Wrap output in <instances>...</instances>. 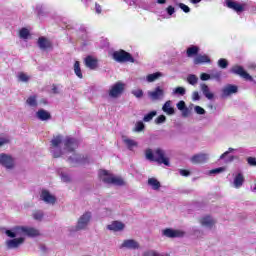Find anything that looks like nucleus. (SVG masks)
<instances>
[{
  "mask_svg": "<svg viewBox=\"0 0 256 256\" xmlns=\"http://www.w3.org/2000/svg\"><path fill=\"white\" fill-rule=\"evenodd\" d=\"M121 248L123 249H139V242L133 240V239H128L124 240Z\"/></svg>",
  "mask_w": 256,
  "mask_h": 256,
  "instance_id": "19",
  "label": "nucleus"
},
{
  "mask_svg": "<svg viewBox=\"0 0 256 256\" xmlns=\"http://www.w3.org/2000/svg\"><path fill=\"white\" fill-rule=\"evenodd\" d=\"M145 157L148 161H155L159 165H166V167L171 165L169 158L165 156V150L161 148H156L154 150L151 148L146 149Z\"/></svg>",
  "mask_w": 256,
  "mask_h": 256,
  "instance_id": "3",
  "label": "nucleus"
},
{
  "mask_svg": "<svg viewBox=\"0 0 256 256\" xmlns=\"http://www.w3.org/2000/svg\"><path fill=\"white\" fill-rule=\"evenodd\" d=\"M29 79H31V77L23 72L18 74V81H21L22 83H27Z\"/></svg>",
  "mask_w": 256,
  "mask_h": 256,
  "instance_id": "41",
  "label": "nucleus"
},
{
  "mask_svg": "<svg viewBox=\"0 0 256 256\" xmlns=\"http://www.w3.org/2000/svg\"><path fill=\"white\" fill-rule=\"evenodd\" d=\"M218 66L221 69H227V67H229V62L227 61V59L221 58L218 60Z\"/></svg>",
  "mask_w": 256,
  "mask_h": 256,
  "instance_id": "42",
  "label": "nucleus"
},
{
  "mask_svg": "<svg viewBox=\"0 0 256 256\" xmlns=\"http://www.w3.org/2000/svg\"><path fill=\"white\" fill-rule=\"evenodd\" d=\"M161 77H164V74L162 72L148 74L146 76V81L147 83H155V81L161 79Z\"/></svg>",
  "mask_w": 256,
  "mask_h": 256,
  "instance_id": "27",
  "label": "nucleus"
},
{
  "mask_svg": "<svg viewBox=\"0 0 256 256\" xmlns=\"http://www.w3.org/2000/svg\"><path fill=\"white\" fill-rule=\"evenodd\" d=\"M191 163L194 165H199L201 163H207L209 161V154L208 153H199L190 158Z\"/></svg>",
  "mask_w": 256,
  "mask_h": 256,
  "instance_id": "13",
  "label": "nucleus"
},
{
  "mask_svg": "<svg viewBox=\"0 0 256 256\" xmlns=\"http://www.w3.org/2000/svg\"><path fill=\"white\" fill-rule=\"evenodd\" d=\"M52 93H54V95H59V88L57 86L53 85Z\"/></svg>",
  "mask_w": 256,
  "mask_h": 256,
  "instance_id": "60",
  "label": "nucleus"
},
{
  "mask_svg": "<svg viewBox=\"0 0 256 256\" xmlns=\"http://www.w3.org/2000/svg\"><path fill=\"white\" fill-rule=\"evenodd\" d=\"M32 217L35 221H43V217H45V213L43 210H36L33 212Z\"/></svg>",
  "mask_w": 256,
  "mask_h": 256,
  "instance_id": "31",
  "label": "nucleus"
},
{
  "mask_svg": "<svg viewBox=\"0 0 256 256\" xmlns=\"http://www.w3.org/2000/svg\"><path fill=\"white\" fill-rule=\"evenodd\" d=\"M178 7H180L182 9V11H184V13L191 12V8H189V6L185 5L184 3H179Z\"/></svg>",
  "mask_w": 256,
  "mask_h": 256,
  "instance_id": "50",
  "label": "nucleus"
},
{
  "mask_svg": "<svg viewBox=\"0 0 256 256\" xmlns=\"http://www.w3.org/2000/svg\"><path fill=\"white\" fill-rule=\"evenodd\" d=\"M59 176L62 183H71V175L67 172H59Z\"/></svg>",
  "mask_w": 256,
  "mask_h": 256,
  "instance_id": "33",
  "label": "nucleus"
},
{
  "mask_svg": "<svg viewBox=\"0 0 256 256\" xmlns=\"http://www.w3.org/2000/svg\"><path fill=\"white\" fill-rule=\"evenodd\" d=\"M162 235L168 237L169 239H175L177 237H185V232L182 230H173L171 228H166L163 230Z\"/></svg>",
  "mask_w": 256,
  "mask_h": 256,
  "instance_id": "11",
  "label": "nucleus"
},
{
  "mask_svg": "<svg viewBox=\"0 0 256 256\" xmlns=\"http://www.w3.org/2000/svg\"><path fill=\"white\" fill-rule=\"evenodd\" d=\"M148 185L153 189V191H159V189H161V182L156 178H149Z\"/></svg>",
  "mask_w": 256,
  "mask_h": 256,
  "instance_id": "29",
  "label": "nucleus"
},
{
  "mask_svg": "<svg viewBox=\"0 0 256 256\" xmlns=\"http://www.w3.org/2000/svg\"><path fill=\"white\" fill-rule=\"evenodd\" d=\"M216 223L217 222L215 221V219H213L211 216H206L200 219V224L202 225V227H206V229H213V226Z\"/></svg>",
  "mask_w": 256,
  "mask_h": 256,
  "instance_id": "17",
  "label": "nucleus"
},
{
  "mask_svg": "<svg viewBox=\"0 0 256 256\" xmlns=\"http://www.w3.org/2000/svg\"><path fill=\"white\" fill-rule=\"evenodd\" d=\"M239 91V88L236 85L233 84H227L222 88V94L221 97L223 99L230 97V95H235Z\"/></svg>",
  "mask_w": 256,
  "mask_h": 256,
  "instance_id": "12",
  "label": "nucleus"
},
{
  "mask_svg": "<svg viewBox=\"0 0 256 256\" xmlns=\"http://www.w3.org/2000/svg\"><path fill=\"white\" fill-rule=\"evenodd\" d=\"M40 199L44 201V203H46L47 205H55V203H57V198L48 190L41 191Z\"/></svg>",
  "mask_w": 256,
  "mask_h": 256,
  "instance_id": "10",
  "label": "nucleus"
},
{
  "mask_svg": "<svg viewBox=\"0 0 256 256\" xmlns=\"http://www.w3.org/2000/svg\"><path fill=\"white\" fill-rule=\"evenodd\" d=\"M211 79H214L218 83L221 82V71L213 70L210 74Z\"/></svg>",
  "mask_w": 256,
  "mask_h": 256,
  "instance_id": "37",
  "label": "nucleus"
},
{
  "mask_svg": "<svg viewBox=\"0 0 256 256\" xmlns=\"http://www.w3.org/2000/svg\"><path fill=\"white\" fill-rule=\"evenodd\" d=\"M157 116V111H151L148 114H146L143 118L144 123H149V121H153V117Z\"/></svg>",
  "mask_w": 256,
  "mask_h": 256,
  "instance_id": "36",
  "label": "nucleus"
},
{
  "mask_svg": "<svg viewBox=\"0 0 256 256\" xmlns=\"http://www.w3.org/2000/svg\"><path fill=\"white\" fill-rule=\"evenodd\" d=\"M203 63H211V58L205 54H199L194 58V65H201Z\"/></svg>",
  "mask_w": 256,
  "mask_h": 256,
  "instance_id": "25",
  "label": "nucleus"
},
{
  "mask_svg": "<svg viewBox=\"0 0 256 256\" xmlns=\"http://www.w3.org/2000/svg\"><path fill=\"white\" fill-rule=\"evenodd\" d=\"M144 256H169V254H159L156 251L149 250L144 253Z\"/></svg>",
  "mask_w": 256,
  "mask_h": 256,
  "instance_id": "46",
  "label": "nucleus"
},
{
  "mask_svg": "<svg viewBox=\"0 0 256 256\" xmlns=\"http://www.w3.org/2000/svg\"><path fill=\"white\" fill-rule=\"evenodd\" d=\"M173 95H185V93H187V90L181 86L179 87H176L174 90H173Z\"/></svg>",
  "mask_w": 256,
  "mask_h": 256,
  "instance_id": "40",
  "label": "nucleus"
},
{
  "mask_svg": "<svg viewBox=\"0 0 256 256\" xmlns=\"http://www.w3.org/2000/svg\"><path fill=\"white\" fill-rule=\"evenodd\" d=\"M252 191L256 193V183L254 184V187L252 188Z\"/></svg>",
  "mask_w": 256,
  "mask_h": 256,
  "instance_id": "64",
  "label": "nucleus"
},
{
  "mask_svg": "<svg viewBox=\"0 0 256 256\" xmlns=\"http://www.w3.org/2000/svg\"><path fill=\"white\" fill-rule=\"evenodd\" d=\"M68 163L70 165H79V163H85V158L77 153H72L71 156H68Z\"/></svg>",
  "mask_w": 256,
  "mask_h": 256,
  "instance_id": "15",
  "label": "nucleus"
},
{
  "mask_svg": "<svg viewBox=\"0 0 256 256\" xmlns=\"http://www.w3.org/2000/svg\"><path fill=\"white\" fill-rule=\"evenodd\" d=\"M201 99V96L199 95V92L194 91L192 93V101H199Z\"/></svg>",
  "mask_w": 256,
  "mask_h": 256,
  "instance_id": "56",
  "label": "nucleus"
},
{
  "mask_svg": "<svg viewBox=\"0 0 256 256\" xmlns=\"http://www.w3.org/2000/svg\"><path fill=\"white\" fill-rule=\"evenodd\" d=\"M236 159H237V157H235V156H229L228 159L225 161V163H233V161Z\"/></svg>",
  "mask_w": 256,
  "mask_h": 256,
  "instance_id": "61",
  "label": "nucleus"
},
{
  "mask_svg": "<svg viewBox=\"0 0 256 256\" xmlns=\"http://www.w3.org/2000/svg\"><path fill=\"white\" fill-rule=\"evenodd\" d=\"M200 79H201V81H209V79H211V74L202 73L200 75Z\"/></svg>",
  "mask_w": 256,
  "mask_h": 256,
  "instance_id": "54",
  "label": "nucleus"
},
{
  "mask_svg": "<svg viewBox=\"0 0 256 256\" xmlns=\"http://www.w3.org/2000/svg\"><path fill=\"white\" fill-rule=\"evenodd\" d=\"M9 141H11L9 139V136L0 135V147H3V145H7V143H9Z\"/></svg>",
  "mask_w": 256,
  "mask_h": 256,
  "instance_id": "45",
  "label": "nucleus"
},
{
  "mask_svg": "<svg viewBox=\"0 0 256 256\" xmlns=\"http://www.w3.org/2000/svg\"><path fill=\"white\" fill-rule=\"evenodd\" d=\"M167 121V117L165 115H160L155 119L156 125H161Z\"/></svg>",
  "mask_w": 256,
  "mask_h": 256,
  "instance_id": "47",
  "label": "nucleus"
},
{
  "mask_svg": "<svg viewBox=\"0 0 256 256\" xmlns=\"http://www.w3.org/2000/svg\"><path fill=\"white\" fill-rule=\"evenodd\" d=\"M182 117H189V108H185L182 110Z\"/></svg>",
  "mask_w": 256,
  "mask_h": 256,
  "instance_id": "58",
  "label": "nucleus"
},
{
  "mask_svg": "<svg viewBox=\"0 0 256 256\" xmlns=\"http://www.w3.org/2000/svg\"><path fill=\"white\" fill-rule=\"evenodd\" d=\"M123 91H125V84L122 82H117L110 87L109 97L112 99H117V97H121V95H123Z\"/></svg>",
  "mask_w": 256,
  "mask_h": 256,
  "instance_id": "8",
  "label": "nucleus"
},
{
  "mask_svg": "<svg viewBox=\"0 0 256 256\" xmlns=\"http://www.w3.org/2000/svg\"><path fill=\"white\" fill-rule=\"evenodd\" d=\"M143 129H145V124H143V122H137L134 131L141 133Z\"/></svg>",
  "mask_w": 256,
  "mask_h": 256,
  "instance_id": "48",
  "label": "nucleus"
},
{
  "mask_svg": "<svg viewBox=\"0 0 256 256\" xmlns=\"http://www.w3.org/2000/svg\"><path fill=\"white\" fill-rule=\"evenodd\" d=\"M74 73L79 79H83V73L81 72V64L79 61L74 63Z\"/></svg>",
  "mask_w": 256,
  "mask_h": 256,
  "instance_id": "32",
  "label": "nucleus"
},
{
  "mask_svg": "<svg viewBox=\"0 0 256 256\" xmlns=\"http://www.w3.org/2000/svg\"><path fill=\"white\" fill-rule=\"evenodd\" d=\"M166 12H167V14L171 17V15H173V14L175 13V7H173V6H168V7L166 8Z\"/></svg>",
  "mask_w": 256,
  "mask_h": 256,
  "instance_id": "57",
  "label": "nucleus"
},
{
  "mask_svg": "<svg viewBox=\"0 0 256 256\" xmlns=\"http://www.w3.org/2000/svg\"><path fill=\"white\" fill-rule=\"evenodd\" d=\"M29 35V29L27 28H22L19 32L20 39H29Z\"/></svg>",
  "mask_w": 256,
  "mask_h": 256,
  "instance_id": "39",
  "label": "nucleus"
},
{
  "mask_svg": "<svg viewBox=\"0 0 256 256\" xmlns=\"http://www.w3.org/2000/svg\"><path fill=\"white\" fill-rule=\"evenodd\" d=\"M132 95H134V97H136V99H142L144 93H143V90L137 89V90H132Z\"/></svg>",
  "mask_w": 256,
  "mask_h": 256,
  "instance_id": "44",
  "label": "nucleus"
},
{
  "mask_svg": "<svg viewBox=\"0 0 256 256\" xmlns=\"http://www.w3.org/2000/svg\"><path fill=\"white\" fill-rule=\"evenodd\" d=\"M77 140L75 138L67 137L63 140L62 135H58L51 140L50 153L53 157L59 158L65 153H73L77 149Z\"/></svg>",
  "mask_w": 256,
  "mask_h": 256,
  "instance_id": "2",
  "label": "nucleus"
},
{
  "mask_svg": "<svg viewBox=\"0 0 256 256\" xmlns=\"http://www.w3.org/2000/svg\"><path fill=\"white\" fill-rule=\"evenodd\" d=\"M122 141L126 145V147L129 149V151H133V148L137 147L138 145L137 141L133 139H129L125 136L122 137Z\"/></svg>",
  "mask_w": 256,
  "mask_h": 256,
  "instance_id": "28",
  "label": "nucleus"
},
{
  "mask_svg": "<svg viewBox=\"0 0 256 256\" xmlns=\"http://www.w3.org/2000/svg\"><path fill=\"white\" fill-rule=\"evenodd\" d=\"M84 63L85 66L88 67V69H97V59L93 58L92 56H87L84 60Z\"/></svg>",
  "mask_w": 256,
  "mask_h": 256,
  "instance_id": "24",
  "label": "nucleus"
},
{
  "mask_svg": "<svg viewBox=\"0 0 256 256\" xmlns=\"http://www.w3.org/2000/svg\"><path fill=\"white\" fill-rule=\"evenodd\" d=\"M36 117L40 121H49L51 119V113L45 109H40L36 112Z\"/></svg>",
  "mask_w": 256,
  "mask_h": 256,
  "instance_id": "21",
  "label": "nucleus"
},
{
  "mask_svg": "<svg viewBox=\"0 0 256 256\" xmlns=\"http://www.w3.org/2000/svg\"><path fill=\"white\" fill-rule=\"evenodd\" d=\"M99 177L103 183L111 184L113 181V175L109 174L106 170H101L99 172Z\"/></svg>",
  "mask_w": 256,
  "mask_h": 256,
  "instance_id": "22",
  "label": "nucleus"
},
{
  "mask_svg": "<svg viewBox=\"0 0 256 256\" xmlns=\"http://www.w3.org/2000/svg\"><path fill=\"white\" fill-rule=\"evenodd\" d=\"M91 217V212L84 213L79 217L76 226L70 228V231H84V229H87V227L89 226Z\"/></svg>",
  "mask_w": 256,
  "mask_h": 256,
  "instance_id": "4",
  "label": "nucleus"
},
{
  "mask_svg": "<svg viewBox=\"0 0 256 256\" xmlns=\"http://www.w3.org/2000/svg\"><path fill=\"white\" fill-rule=\"evenodd\" d=\"M194 111L197 113V115H205L206 113L205 109L201 106H195Z\"/></svg>",
  "mask_w": 256,
  "mask_h": 256,
  "instance_id": "49",
  "label": "nucleus"
},
{
  "mask_svg": "<svg viewBox=\"0 0 256 256\" xmlns=\"http://www.w3.org/2000/svg\"><path fill=\"white\" fill-rule=\"evenodd\" d=\"M36 9H37L39 15H41V9H43V6H37Z\"/></svg>",
  "mask_w": 256,
  "mask_h": 256,
  "instance_id": "63",
  "label": "nucleus"
},
{
  "mask_svg": "<svg viewBox=\"0 0 256 256\" xmlns=\"http://www.w3.org/2000/svg\"><path fill=\"white\" fill-rule=\"evenodd\" d=\"M179 173L182 177H189V175H191V172L189 170H185V169H180Z\"/></svg>",
  "mask_w": 256,
  "mask_h": 256,
  "instance_id": "55",
  "label": "nucleus"
},
{
  "mask_svg": "<svg viewBox=\"0 0 256 256\" xmlns=\"http://www.w3.org/2000/svg\"><path fill=\"white\" fill-rule=\"evenodd\" d=\"M247 163L250 167H256V158L255 157H248Z\"/></svg>",
  "mask_w": 256,
  "mask_h": 256,
  "instance_id": "53",
  "label": "nucleus"
},
{
  "mask_svg": "<svg viewBox=\"0 0 256 256\" xmlns=\"http://www.w3.org/2000/svg\"><path fill=\"white\" fill-rule=\"evenodd\" d=\"M158 5H165L167 0H157Z\"/></svg>",
  "mask_w": 256,
  "mask_h": 256,
  "instance_id": "62",
  "label": "nucleus"
},
{
  "mask_svg": "<svg viewBox=\"0 0 256 256\" xmlns=\"http://www.w3.org/2000/svg\"><path fill=\"white\" fill-rule=\"evenodd\" d=\"M112 57L117 63H135V58L125 50L115 51Z\"/></svg>",
  "mask_w": 256,
  "mask_h": 256,
  "instance_id": "5",
  "label": "nucleus"
},
{
  "mask_svg": "<svg viewBox=\"0 0 256 256\" xmlns=\"http://www.w3.org/2000/svg\"><path fill=\"white\" fill-rule=\"evenodd\" d=\"M230 73H233L234 75H239V77H242V79H245V81L253 82V76H250L247 71L243 68V66L235 65L230 69Z\"/></svg>",
  "mask_w": 256,
  "mask_h": 256,
  "instance_id": "9",
  "label": "nucleus"
},
{
  "mask_svg": "<svg viewBox=\"0 0 256 256\" xmlns=\"http://www.w3.org/2000/svg\"><path fill=\"white\" fill-rule=\"evenodd\" d=\"M198 53H199V47L197 46L189 47L186 51L187 57H195V55L197 56Z\"/></svg>",
  "mask_w": 256,
  "mask_h": 256,
  "instance_id": "30",
  "label": "nucleus"
},
{
  "mask_svg": "<svg viewBox=\"0 0 256 256\" xmlns=\"http://www.w3.org/2000/svg\"><path fill=\"white\" fill-rule=\"evenodd\" d=\"M176 107L179 109V111H183L187 108V105L185 104V101L181 100L177 103Z\"/></svg>",
  "mask_w": 256,
  "mask_h": 256,
  "instance_id": "51",
  "label": "nucleus"
},
{
  "mask_svg": "<svg viewBox=\"0 0 256 256\" xmlns=\"http://www.w3.org/2000/svg\"><path fill=\"white\" fill-rule=\"evenodd\" d=\"M200 89L204 97H206V99H208L209 101H212V99H215V94L211 92V88H209L207 84L205 83L200 84Z\"/></svg>",
  "mask_w": 256,
  "mask_h": 256,
  "instance_id": "16",
  "label": "nucleus"
},
{
  "mask_svg": "<svg viewBox=\"0 0 256 256\" xmlns=\"http://www.w3.org/2000/svg\"><path fill=\"white\" fill-rule=\"evenodd\" d=\"M226 6L228 7V9H233V11H236V13H242V11L244 10L243 5L233 0H226Z\"/></svg>",
  "mask_w": 256,
  "mask_h": 256,
  "instance_id": "18",
  "label": "nucleus"
},
{
  "mask_svg": "<svg viewBox=\"0 0 256 256\" xmlns=\"http://www.w3.org/2000/svg\"><path fill=\"white\" fill-rule=\"evenodd\" d=\"M27 105H29L30 107H37V96H30L28 97V99L26 100Z\"/></svg>",
  "mask_w": 256,
  "mask_h": 256,
  "instance_id": "38",
  "label": "nucleus"
},
{
  "mask_svg": "<svg viewBox=\"0 0 256 256\" xmlns=\"http://www.w3.org/2000/svg\"><path fill=\"white\" fill-rule=\"evenodd\" d=\"M107 229L109 231H114V232L123 231L125 229V224H123V222H120V221H114L107 226Z\"/></svg>",
  "mask_w": 256,
  "mask_h": 256,
  "instance_id": "20",
  "label": "nucleus"
},
{
  "mask_svg": "<svg viewBox=\"0 0 256 256\" xmlns=\"http://www.w3.org/2000/svg\"><path fill=\"white\" fill-rule=\"evenodd\" d=\"M227 168L225 167H219V168H215L210 170L209 175H219V173H224V171H226Z\"/></svg>",
  "mask_w": 256,
  "mask_h": 256,
  "instance_id": "43",
  "label": "nucleus"
},
{
  "mask_svg": "<svg viewBox=\"0 0 256 256\" xmlns=\"http://www.w3.org/2000/svg\"><path fill=\"white\" fill-rule=\"evenodd\" d=\"M5 234L10 240L5 242L7 249H19L25 243V237H39L41 233L34 227L16 226L10 230H6Z\"/></svg>",
  "mask_w": 256,
  "mask_h": 256,
  "instance_id": "1",
  "label": "nucleus"
},
{
  "mask_svg": "<svg viewBox=\"0 0 256 256\" xmlns=\"http://www.w3.org/2000/svg\"><path fill=\"white\" fill-rule=\"evenodd\" d=\"M147 95L150 101H163L165 99V90L161 86H157L153 90L148 91Z\"/></svg>",
  "mask_w": 256,
  "mask_h": 256,
  "instance_id": "7",
  "label": "nucleus"
},
{
  "mask_svg": "<svg viewBox=\"0 0 256 256\" xmlns=\"http://www.w3.org/2000/svg\"><path fill=\"white\" fill-rule=\"evenodd\" d=\"M112 185H117L118 187H122V185H125V181L121 177H112Z\"/></svg>",
  "mask_w": 256,
  "mask_h": 256,
  "instance_id": "35",
  "label": "nucleus"
},
{
  "mask_svg": "<svg viewBox=\"0 0 256 256\" xmlns=\"http://www.w3.org/2000/svg\"><path fill=\"white\" fill-rule=\"evenodd\" d=\"M0 165L4 167L6 171H13L15 169V158L9 154L1 153L0 154Z\"/></svg>",
  "mask_w": 256,
  "mask_h": 256,
  "instance_id": "6",
  "label": "nucleus"
},
{
  "mask_svg": "<svg viewBox=\"0 0 256 256\" xmlns=\"http://www.w3.org/2000/svg\"><path fill=\"white\" fill-rule=\"evenodd\" d=\"M172 103L173 102H171V100H168L164 103L162 111L166 113V115H175V108L171 106Z\"/></svg>",
  "mask_w": 256,
  "mask_h": 256,
  "instance_id": "26",
  "label": "nucleus"
},
{
  "mask_svg": "<svg viewBox=\"0 0 256 256\" xmlns=\"http://www.w3.org/2000/svg\"><path fill=\"white\" fill-rule=\"evenodd\" d=\"M38 47L42 51H45V50L51 48V42L45 37H40L38 39Z\"/></svg>",
  "mask_w": 256,
  "mask_h": 256,
  "instance_id": "23",
  "label": "nucleus"
},
{
  "mask_svg": "<svg viewBox=\"0 0 256 256\" xmlns=\"http://www.w3.org/2000/svg\"><path fill=\"white\" fill-rule=\"evenodd\" d=\"M187 82L189 83V85H197V83H199V78L195 75V74H189L187 76Z\"/></svg>",
  "mask_w": 256,
  "mask_h": 256,
  "instance_id": "34",
  "label": "nucleus"
},
{
  "mask_svg": "<svg viewBox=\"0 0 256 256\" xmlns=\"http://www.w3.org/2000/svg\"><path fill=\"white\" fill-rule=\"evenodd\" d=\"M243 183H245V176H243V173H237L234 176L232 186L234 189H241V187H243Z\"/></svg>",
  "mask_w": 256,
  "mask_h": 256,
  "instance_id": "14",
  "label": "nucleus"
},
{
  "mask_svg": "<svg viewBox=\"0 0 256 256\" xmlns=\"http://www.w3.org/2000/svg\"><path fill=\"white\" fill-rule=\"evenodd\" d=\"M233 151H235V148H228V150L226 152H224L223 154L220 155V160H223L227 157V155H229V153H233Z\"/></svg>",
  "mask_w": 256,
  "mask_h": 256,
  "instance_id": "52",
  "label": "nucleus"
},
{
  "mask_svg": "<svg viewBox=\"0 0 256 256\" xmlns=\"http://www.w3.org/2000/svg\"><path fill=\"white\" fill-rule=\"evenodd\" d=\"M95 11H96V13L98 14V15H100V13H101V11H102V9H101V5H99V4H95Z\"/></svg>",
  "mask_w": 256,
  "mask_h": 256,
  "instance_id": "59",
  "label": "nucleus"
}]
</instances>
